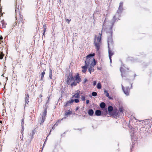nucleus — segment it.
<instances>
[{"instance_id":"58836bf2","label":"nucleus","mask_w":152,"mask_h":152,"mask_svg":"<svg viewBox=\"0 0 152 152\" xmlns=\"http://www.w3.org/2000/svg\"><path fill=\"white\" fill-rule=\"evenodd\" d=\"M96 81H94L93 82V85L94 86H95L96 84Z\"/></svg>"},{"instance_id":"a211bd4d","label":"nucleus","mask_w":152,"mask_h":152,"mask_svg":"<svg viewBox=\"0 0 152 152\" xmlns=\"http://www.w3.org/2000/svg\"><path fill=\"white\" fill-rule=\"evenodd\" d=\"M53 72L51 68H50L49 69V77L51 80H52L53 78Z\"/></svg>"},{"instance_id":"49530a36","label":"nucleus","mask_w":152,"mask_h":152,"mask_svg":"<svg viewBox=\"0 0 152 152\" xmlns=\"http://www.w3.org/2000/svg\"><path fill=\"white\" fill-rule=\"evenodd\" d=\"M133 75H134V77H133V79H134L135 76V74H133Z\"/></svg>"},{"instance_id":"473e14b6","label":"nucleus","mask_w":152,"mask_h":152,"mask_svg":"<svg viewBox=\"0 0 152 152\" xmlns=\"http://www.w3.org/2000/svg\"><path fill=\"white\" fill-rule=\"evenodd\" d=\"M74 102H75V103H77L79 102V100L78 99H75L74 100L73 99Z\"/></svg>"},{"instance_id":"20e7f679","label":"nucleus","mask_w":152,"mask_h":152,"mask_svg":"<svg viewBox=\"0 0 152 152\" xmlns=\"http://www.w3.org/2000/svg\"><path fill=\"white\" fill-rule=\"evenodd\" d=\"M120 70L121 72V75L122 77H127L129 73V68H126L125 67H121L120 68Z\"/></svg>"},{"instance_id":"c9c22d12","label":"nucleus","mask_w":152,"mask_h":152,"mask_svg":"<svg viewBox=\"0 0 152 152\" xmlns=\"http://www.w3.org/2000/svg\"><path fill=\"white\" fill-rule=\"evenodd\" d=\"M123 2H121L119 4V7H123Z\"/></svg>"},{"instance_id":"a19ab883","label":"nucleus","mask_w":152,"mask_h":152,"mask_svg":"<svg viewBox=\"0 0 152 152\" xmlns=\"http://www.w3.org/2000/svg\"><path fill=\"white\" fill-rule=\"evenodd\" d=\"M89 102V100H87L86 101V103L87 104H88Z\"/></svg>"},{"instance_id":"c03bdc74","label":"nucleus","mask_w":152,"mask_h":152,"mask_svg":"<svg viewBox=\"0 0 152 152\" xmlns=\"http://www.w3.org/2000/svg\"><path fill=\"white\" fill-rule=\"evenodd\" d=\"M3 37L1 36L0 37V40H2L3 39Z\"/></svg>"},{"instance_id":"ea45409f","label":"nucleus","mask_w":152,"mask_h":152,"mask_svg":"<svg viewBox=\"0 0 152 152\" xmlns=\"http://www.w3.org/2000/svg\"><path fill=\"white\" fill-rule=\"evenodd\" d=\"M104 112H105V114H104L105 115H106L107 114V109H105V110Z\"/></svg>"},{"instance_id":"de8ad7c7","label":"nucleus","mask_w":152,"mask_h":152,"mask_svg":"<svg viewBox=\"0 0 152 152\" xmlns=\"http://www.w3.org/2000/svg\"><path fill=\"white\" fill-rule=\"evenodd\" d=\"M51 130H50V132H49V134H50V133H51Z\"/></svg>"},{"instance_id":"4c0bfd02","label":"nucleus","mask_w":152,"mask_h":152,"mask_svg":"<svg viewBox=\"0 0 152 152\" xmlns=\"http://www.w3.org/2000/svg\"><path fill=\"white\" fill-rule=\"evenodd\" d=\"M58 124V123H57V122H56L55 124L54 125V126H57Z\"/></svg>"},{"instance_id":"dca6fc26","label":"nucleus","mask_w":152,"mask_h":152,"mask_svg":"<svg viewBox=\"0 0 152 152\" xmlns=\"http://www.w3.org/2000/svg\"><path fill=\"white\" fill-rule=\"evenodd\" d=\"M107 28H109L110 30H112V28L114 25V23L111 22H109Z\"/></svg>"},{"instance_id":"2f4dec72","label":"nucleus","mask_w":152,"mask_h":152,"mask_svg":"<svg viewBox=\"0 0 152 152\" xmlns=\"http://www.w3.org/2000/svg\"><path fill=\"white\" fill-rule=\"evenodd\" d=\"M97 93L96 92H93L92 93V96H95L97 95Z\"/></svg>"},{"instance_id":"7c9ffc66","label":"nucleus","mask_w":152,"mask_h":152,"mask_svg":"<svg viewBox=\"0 0 152 152\" xmlns=\"http://www.w3.org/2000/svg\"><path fill=\"white\" fill-rule=\"evenodd\" d=\"M124 108L123 107H120L119 109V111L121 112V113H123V110H124Z\"/></svg>"},{"instance_id":"f03ea898","label":"nucleus","mask_w":152,"mask_h":152,"mask_svg":"<svg viewBox=\"0 0 152 152\" xmlns=\"http://www.w3.org/2000/svg\"><path fill=\"white\" fill-rule=\"evenodd\" d=\"M95 55L94 53L89 54L88 55L86 56V59L85 61V64L87 66H89V65H91L92 66H95L96 64V61L95 59L93 57Z\"/></svg>"},{"instance_id":"aec40b11","label":"nucleus","mask_w":152,"mask_h":152,"mask_svg":"<svg viewBox=\"0 0 152 152\" xmlns=\"http://www.w3.org/2000/svg\"><path fill=\"white\" fill-rule=\"evenodd\" d=\"M72 113V111H70L69 110L68 111L66 110L65 111V115L67 116L68 115H70Z\"/></svg>"},{"instance_id":"a878e982","label":"nucleus","mask_w":152,"mask_h":152,"mask_svg":"<svg viewBox=\"0 0 152 152\" xmlns=\"http://www.w3.org/2000/svg\"><path fill=\"white\" fill-rule=\"evenodd\" d=\"M4 55L3 53L0 51V59H2L3 58Z\"/></svg>"},{"instance_id":"6ab92c4d","label":"nucleus","mask_w":152,"mask_h":152,"mask_svg":"<svg viewBox=\"0 0 152 152\" xmlns=\"http://www.w3.org/2000/svg\"><path fill=\"white\" fill-rule=\"evenodd\" d=\"M95 114L97 116H99L101 114V112L100 110H96L95 112Z\"/></svg>"},{"instance_id":"c756f323","label":"nucleus","mask_w":152,"mask_h":152,"mask_svg":"<svg viewBox=\"0 0 152 152\" xmlns=\"http://www.w3.org/2000/svg\"><path fill=\"white\" fill-rule=\"evenodd\" d=\"M81 99L83 101H85L86 100V96L85 95H82L81 96Z\"/></svg>"},{"instance_id":"423d86ee","label":"nucleus","mask_w":152,"mask_h":152,"mask_svg":"<svg viewBox=\"0 0 152 152\" xmlns=\"http://www.w3.org/2000/svg\"><path fill=\"white\" fill-rule=\"evenodd\" d=\"M132 83H131L130 84V88H129L128 87H126L125 88H124V86H122V89L124 92V93L126 94V95H128L129 94L130 89L131 88H132Z\"/></svg>"},{"instance_id":"9b49d317","label":"nucleus","mask_w":152,"mask_h":152,"mask_svg":"<svg viewBox=\"0 0 152 152\" xmlns=\"http://www.w3.org/2000/svg\"><path fill=\"white\" fill-rule=\"evenodd\" d=\"M25 96L26 97L25 98V101L26 103L28 104L29 102V96L28 94L27 93H26L25 94Z\"/></svg>"},{"instance_id":"a18cd8bd","label":"nucleus","mask_w":152,"mask_h":152,"mask_svg":"<svg viewBox=\"0 0 152 152\" xmlns=\"http://www.w3.org/2000/svg\"><path fill=\"white\" fill-rule=\"evenodd\" d=\"M55 126H53V127H52V129H53V130L54 129H55Z\"/></svg>"},{"instance_id":"0eeeda50","label":"nucleus","mask_w":152,"mask_h":152,"mask_svg":"<svg viewBox=\"0 0 152 152\" xmlns=\"http://www.w3.org/2000/svg\"><path fill=\"white\" fill-rule=\"evenodd\" d=\"M47 108H45L43 113V115H42L41 118H40V124H43L45 121V120L46 116L47 115Z\"/></svg>"},{"instance_id":"09e8293b","label":"nucleus","mask_w":152,"mask_h":152,"mask_svg":"<svg viewBox=\"0 0 152 152\" xmlns=\"http://www.w3.org/2000/svg\"><path fill=\"white\" fill-rule=\"evenodd\" d=\"M50 96H49V98H48V100L50 99Z\"/></svg>"},{"instance_id":"79ce46f5","label":"nucleus","mask_w":152,"mask_h":152,"mask_svg":"<svg viewBox=\"0 0 152 152\" xmlns=\"http://www.w3.org/2000/svg\"><path fill=\"white\" fill-rule=\"evenodd\" d=\"M87 80L86 79H85L84 80V83H85L87 81Z\"/></svg>"},{"instance_id":"c85d7f7f","label":"nucleus","mask_w":152,"mask_h":152,"mask_svg":"<svg viewBox=\"0 0 152 152\" xmlns=\"http://www.w3.org/2000/svg\"><path fill=\"white\" fill-rule=\"evenodd\" d=\"M97 87L98 89H100L101 88V85L100 83H99L97 84Z\"/></svg>"},{"instance_id":"f704fd0d","label":"nucleus","mask_w":152,"mask_h":152,"mask_svg":"<svg viewBox=\"0 0 152 152\" xmlns=\"http://www.w3.org/2000/svg\"><path fill=\"white\" fill-rule=\"evenodd\" d=\"M64 118H62V119H59L57 122V123H58V124H59L61 122V121H62Z\"/></svg>"},{"instance_id":"8fccbe9b","label":"nucleus","mask_w":152,"mask_h":152,"mask_svg":"<svg viewBox=\"0 0 152 152\" xmlns=\"http://www.w3.org/2000/svg\"><path fill=\"white\" fill-rule=\"evenodd\" d=\"M1 121H0V123H1Z\"/></svg>"},{"instance_id":"2eb2a0df","label":"nucleus","mask_w":152,"mask_h":152,"mask_svg":"<svg viewBox=\"0 0 152 152\" xmlns=\"http://www.w3.org/2000/svg\"><path fill=\"white\" fill-rule=\"evenodd\" d=\"M80 91H79V92H78L77 93L73 95L72 98H75L77 99L80 98Z\"/></svg>"},{"instance_id":"4be33fe9","label":"nucleus","mask_w":152,"mask_h":152,"mask_svg":"<svg viewBox=\"0 0 152 152\" xmlns=\"http://www.w3.org/2000/svg\"><path fill=\"white\" fill-rule=\"evenodd\" d=\"M1 24H2V27L3 28H5L6 27V23L4 21V20H2L1 21Z\"/></svg>"},{"instance_id":"cd10ccee","label":"nucleus","mask_w":152,"mask_h":152,"mask_svg":"<svg viewBox=\"0 0 152 152\" xmlns=\"http://www.w3.org/2000/svg\"><path fill=\"white\" fill-rule=\"evenodd\" d=\"M104 94L107 97H109V94L107 91L105 90L104 91Z\"/></svg>"},{"instance_id":"5701e85b","label":"nucleus","mask_w":152,"mask_h":152,"mask_svg":"<svg viewBox=\"0 0 152 152\" xmlns=\"http://www.w3.org/2000/svg\"><path fill=\"white\" fill-rule=\"evenodd\" d=\"M88 114L90 116L94 114V111L92 109H90L88 111Z\"/></svg>"},{"instance_id":"f8f14e48","label":"nucleus","mask_w":152,"mask_h":152,"mask_svg":"<svg viewBox=\"0 0 152 152\" xmlns=\"http://www.w3.org/2000/svg\"><path fill=\"white\" fill-rule=\"evenodd\" d=\"M108 53L109 58H110V61L111 62L112 61L111 56L113 55L114 53L112 51L110 50L109 49L108 50Z\"/></svg>"},{"instance_id":"37998d69","label":"nucleus","mask_w":152,"mask_h":152,"mask_svg":"<svg viewBox=\"0 0 152 152\" xmlns=\"http://www.w3.org/2000/svg\"><path fill=\"white\" fill-rule=\"evenodd\" d=\"M79 107H77L76 109V111H77L79 109Z\"/></svg>"},{"instance_id":"9d476101","label":"nucleus","mask_w":152,"mask_h":152,"mask_svg":"<svg viewBox=\"0 0 152 152\" xmlns=\"http://www.w3.org/2000/svg\"><path fill=\"white\" fill-rule=\"evenodd\" d=\"M74 102L73 99H71L70 100L67 102L65 104L64 106V107H66L69 105L70 104H72Z\"/></svg>"},{"instance_id":"39448f33","label":"nucleus","mask_w":152,"mask_h":152,"mask_svg":"<svg viewBox=\"0 0 152 152\" xmlns=\"http://www.w3.org/2000/svg\"><path fill=\"white\" fill-rule=\"evenodd\" d=\"M75 80L74 82L71 84V86L72 87L74 86H76L77 85V83H78L81 81V79L79 76V74L78 73H77L75 76L74 77Z\"/></svg>"},{"instance_id":"f3484780","label":"nucleus","mask_w":152,"mask_h":152,"mask_svg":"<svg viewBox=\"0 0 152 152\" xmlns=\"http://www.w3.org/2000/svg\"><path fill=\"white\" fill-rule=\"evenodd\" d=\"M108 111L109 114L110 115V114L112 113V112L113 110V107L111 106H109L108 108Z\"/></svg>"},{"instance_id":"ddd939ff","label":"nucleus","mask_w":152,"mask_h":152,"mask_svg":"<svg viewBox=\"0 0 152 152\" xmlns=\"http://www.w3.org/2000/svg\"><path fill=\"white\" fill-rule=\"evenodd\" d=\"M88 66H87L85 64V65L82 67V72L85 73L87 71V69L88 67Z\"/></svg>"},{"instance_id":"f257e3e1","label":"nucleus","mask_w":152,"mask_h":152,"mask_svg":"<svg viewBox=\"0 0 152 152\" xmlns=\"http://www.w3.org/2000/svg\"><path fill=\"white\" fill-rule=\"evenodd\" d=\"M24 24V22L23 16H20L19 18L16 19V21L12 26V29L16 26L18 30L20 32H23L25 28Z\"/></svg>"},{"instance_id":"1a4fd4ad","label":"nucleus","mask_w":152,"mask_h":152,"mask_svg":"<svg viewBox=\"0 0 152 152\" xmlns=\"http://www.w3.org/2000/svg\"><path fill=\"white\" fill-rule=\"evenodd\" d=\"M74 78L72 74L71 75H69L67 80V84L68 85L70 83L74 80Z\"/></svg>"},{"instance_id":"bb28decb","label":"nucleus","mask_w":152,"mask_h":152,"mask_svg":"<svg viewBox=\"0 0 152 152\" xmlns=\"http://www.w3.org/2000/svg\"><path fill=\"white\" fill-rule=\"evenodd\" d=\"M46 24H44V25H43V27L44 28V29L43 30V35H44V34L46 30Z\"/></svg>"},{"instance_id":"4468645a","label":"nucleus","mask_w":152,"mask_h":152,"mask_svg":"<svg viewBox=\"0 0 152 152\" xmlns=\"http://www.w3.org/2000/svg\"><path fill=\"white\" fill-rule=\"evenodd\" d=\"M94 66H92L91 65H90V66L88 69V71L89 72L90 74H91L92 72H94Z\"/></svg>"},{"instance_id":"72a5a7b5","label":"nucleus","mask_w":152,"mask_h":152,"mask_svg":"<svg viewBox=\"0 0 152 152\" xmlns=\"http://www.w3.org/2000/svg\"><path fill=\"white\" fill-rule=\"evenodd\" d=\"M24 120V119L22 118V119L21 124V125L23 127Z\"/></svg>"},{"instance_id":"7ed1b4c3","label":"nucleus","mask_w":152,"mask_h":152,"mask_svg":"<svg viewBox=\"0 0 152 152\" xmlns=\"http://www.w3.org/2000/svg\"><path fill=\"white\" fill-rule=\"evenodd\" d=\"M102 33H99V36H98L94 40V43L96 47V50H99L100 49V45L101 44Z\"/></svg>"},{"instance_id":"b1692460","label":"nucleus","mask_w":152,"mask_h":152,"mask_svg":"<svg viewBox=\"0 0 152 152\" xmlns=\"http://www.w3.org/2000/svg\"><path fill=\"white\" fill-rule=\"evenodd\" d=\"M123 10V7H119L118 9L117 10V12L118 13H121Z\"/></svg>"},{"instance_id":"412c9836","label":"nucleus","mask_w":152,"mask_h":152,"mask_svg":"<svg viewBox=\"0 0 152 152\" xmlns=\"http://www.w3.org/2000/svg\"><path fill=\"white\" fill-rule=\"evenodd\" d=\"M45 69H44L43 70V72L41 73V80H42L43 79V78H44V75L45 74Z\"/></svg>"},{"instance_id":"e433bc0d","label":"nucleus","mask_w":152,"mask_h":152,"mask_svg":"<svg viewBox=\"0 0 152 152\" xmlns=\"http://www.w3.org/2000/svg\"><path fill=\"white\" fill-rule=\"evenodd\" d=\"M71 19H66V21L67 22L68 24L71 21Z\"/></svg>"},{"instance_id":"6e6552de","label":"nucleus","mask_w":152,"mask_h":152,"mask_svg":"<svg viewBox=\"0 0 152 152\" xmlns=\"http://www.w3.org/2000/svg\"><path fill=\"white\" fill-rule=\"evenodd\" d=\"M118 111L116 109H114L110 114L111 116L117 117L118 116Z\"/></svg>"},{"instance_id":"393cba45","label":"nucleus","mask_w":152,"mask_h":152,"mask_svg":"<svg viewBox=\"0 0 152 152\" xmlns=\"http://www.w3.org/2000/svg\"><path fill=\"white\" fill-rule=\"evenodd\" d=\"M105 104L104 102H102L100 104V107L102 108H104L105 107Z\"/></svg>"}]
</instances>
